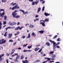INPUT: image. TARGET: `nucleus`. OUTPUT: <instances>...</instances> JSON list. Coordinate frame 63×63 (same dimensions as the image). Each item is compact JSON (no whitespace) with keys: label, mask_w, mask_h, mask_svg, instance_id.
<instances>
[{"label":"nucleus","mask_w":63,"mask_h":63,"mask_svg":"<svg viewBox=\"0 0 63 63\" xmlns=\"http://www.w3.org/2000/svg\"><path fill=\"white\" fill-rule=\"evenodd\" d=\"M49 41L50 42H51L52 43H53V51H56V50H55V48H56V46H57L58 45H59V44H60V42H58V43H57L56 44V43L54 42V41H52L51 40H49Z\"/></svg>","instance_id":"obj_1"},{"label":"nucleus","mask_w":63,"mask_h":63,"mask_svg":"<svg viewBox=\"0 0 63 63\" xmlns=\"http://www.w3.org/2000/svg\"><path fill=\"white\" fill-rule=\"evenodd\" d=\"M6 42V40H4V39H2V40H0V44H3L4 43H5Z\"/></svg>","instance_id":"obj_2"},{"label":"nucleus","mask_w":63,"mask_h":63,"mask_svg":"<svg viewBox=\"0 0 63 63\" xmlns=\"http://www.w3.org/2000/svg\"><path fill=\"white\" fill-rule=\"evenodd\" d=\"M17 12V11L15 10L14 12L12 14V15L13 16H15V15H17V13H16Z\"/></svg>","instance_id":"obj_3"},{"label":"nucleus","mask_w":63,"mask_h":63,"mask_svg":"<svg viewBox=\"0 0 63 63\" xmlns=\"http://www.w3.org/2000/svg\"><path fill=\"white\" fill-rule=\"evenodd\" d=\"M42 21L44 22H40V23L41 24H42L43 26H45V21L44 20H43Z\"/></svg>","instance_id":"obj_4"},{"label":"nucleus","mask_w":63,"mask_h":63,"mask_svg":"<svg viewBox=\"0 0 63 63\" xmlns=\"http://www.w3.org/2000/svg\"><path fill=\"white\" fill-rule=\"evenodd\" d=\"M13 34L12 33H10V34H9L8 35L9 36H8V38L9 39V38H12V36Z\"/></svg>","instance_id":"obj_5"},{"label":"nucleus","mask_w":63,"mask_h":63,"mask_svg":"<svg viewBox=\"0 0 63 63\" xmlns=\"http://www.w3.org/2000/svg\"><path fill=\"white\" fill-rule=\"evenodd\" d=\"M16 16V15H15L13 16V17H14V18H19V17H20V16L19 15H17Z\"/></svg>","instance_id":"obj_6"},{"label":"nucleus","mask_w":63,"mask_h":63,"mask_svg":"<svg viewBox=\"0 0 63 63\" xmlns=\"http://www.w3.org/2000/svg\"><path fill=\"white\" fill-rule=\"evenodd\" d=\"M18 4H16L14 6V8L15 9H19V7H18Z\"/></svg>","instance_id":"obj_7"},{"label":"nucleus","mask_w":63,"mask_h":63,"mask_svg":"<svg viewBox=\"0 0 63 63\" xmlns=\"http://www.w3.org/2000/svg\"><path fill=\"white\" fill-rule=\"evenodd\" d=\"M28 61L27 60H25V61L23 60L22 61V62L23 63H28Z\"/></svg>","instance_id":"obj_8"},{"label":"nucleus","mask_w":63,"mask_h":63,"mask_svg":"<svg viewBox=\"0 0 63 63\" xmlns=\"http://www.w3.org/2000/svg\"><path fill=\"white\" fill-rule=\"evenodd\" d=\"M41 10V8H38V11H37V13H39L40 12V10Z\"/></svg>","instance_id":"obj_9"},{"label":"nucleus","mask_w":63,"mask_h":63,"mask_svg":"<svg viewBox=\"0 0 63 63\" xmlns=\"http://www.w3.org/2000/svg\"><path fill=\"white\" fill-rule=\"evenodd\" d=\"M16 25V23L15 22L12 23V25Z\"/></svg>","instance_id":"obj_10"},{"label":"nucleus","mask_w":63,"mask_h":63,"mask_svg":"<svg viewBox=\"0 0 63 63\" xmlns=\"http://www.w3.org/2000/svg\"><path fill=\"white\" fill-rule=\"evenodd\" d=\"M44 15H45V16H50V14H48L47 13H45V14H44Z\"/></svg>","instance_id":"obj_11"},{"label":"nucleus","mask_w":63,"mask_h":63,"mask_svg":"<svg viewBox=\"0 0 63 63\" xmlns=\"http://www.w3.org/2000/svg\"><path fill=\"white\" fill-rule=\"evenodd\" d=\"M34 25L31 24L30 26V28H34Z\"/></svg>","instance_id":"obj_12"},{"label":"nucleus","mask_w":63,"mask_h":63,"mask_svg":"<svg viewBox=\"0 0 63 63\" xmlns=\"http://www.w3.org/2000/svg\"><path fill=\"white\" fill-rule=\"evenodd\" d=\"M20 26H18L17 27H16L15 28V30H18L20 28Z\"/></svg>","instance_id":"obj_13"},{"label":"nucleus","mask_w":63,"mask_h":63,"mask_svg":"<svg viewBox=\"0 0 63 63\" xmlns=\"http://www.w3.org/2000/svg\"><path fill=\"white\" fill-rule=\"evenodd\" d=\"M39 33H40L41 34H43L44 32L43 31H41L38 32Z\"/></svg>","instance_id":"obj_14"},{"label":"nucleus","mask_w":63,"mask_h":63,"mask_svg":"<svg viewBox=\"0 0 63 63\" xmlns=\"http://www.w3.org/2000/svg\"><path fill=\"white\" fill-rule=\"evenodd\" d=\"M39 0H36V1L35 2V4L36 5L37 4L39 3Z\"/></svg>","instance_id":"obj_15"},{"label":"nucleus","mask_w":63,"mask_h":63,"mask_svg":"<svg viewBox=\"0 0 63 63\" xmlns=\"http://www.w3.org/2000/svg\"><path fill=\"white\" fill-rule=\"evenodd\" d=\"M15 51V50L14 49H13L12 50V52H11V55H12V54H13L14 53V52Z\"/></svg>","instance_id":"obj_16"},{"label":"nucleus","mask_w":63,"mask_h":63,"mask_svg":"<svg viewBox=\"0 0 63 63\" xmlns=\"http://www.w3.org/2000/svg\"><path fill=\"white\" fill-rule=\"evenodd\" d=\"M55 57H56V55L55 54H53L52 56V58H55Z\"/></svg>","instance_id":"obj_17"},{"label":"nucleus","mask_w":63,"mask_h":63,"mask_svg":"<svg viewBox=\"0 0 63 63\" xmlns=\"http://www.w3.org/2000/svg\"><path fill=\"white\" fill-rule=\"evenodd\" d=\"M46 44L47 45V46H50V44H49V43L48 42H47Z\"/></svg>","instance_id":"obj_18"},{"label":"nucleus","mask_w":63,"mask_h":63,"mask_svg":"<svg viewBox=\"0 0 63 63\" xmlns=\"http://www.w3.org/2000/svg\"><path fill=\"white\" fill-rule=\"evenodd\" d=\"M40 49L39 48H36L35 49V51H37V50H38L39 49Z\"/></svg>","instance_id":"obj_19"},{"label":"nucleus","mask_w":63,"mask_h":63,"mask_svg":"<svg viewBox=\"0 0 63 63\" xmlns=\"http://www.w3.org/2000/svg\"><path fill=\"white\" fill-rule=\"evenodd\" d=\"M30 34L29 33L28 34V36L27 37V39H29V38H30Z\"/></svg>","instance_id":"obj_20"},{"label":"nucleus","mask_w":63,"mask_h":63,"mask_svg":"<svg viewBox=\"0 0 63 63\" xmlns=\"http://www.w3.org/2000/svg\"><path fill=\"white\" fill-rule=\"evenodd\" d=\"M4 56V54L1 55H0V58H1L2 57H3V56Z\"/></svg>","instance_id":"obj_21"},{"label":"nucleus","mask_w":63,"mask_h":63,"mask_svg":"<svg viewBox=\"0 0 63 63\" xmlns=\"http://www.w3.org/2000/svg\"><path fill=\"white\" fill-rule=\"evenodd\" d=\"M45 21H49V19H45Z\"/></svg>","instance_id":"obj_22"},{"label":"nucleus","mask_w":63,"mask_h":63,"mask_svg":"<svg viewBox=\"0 0 63 63\" xmlns=\"http://www.w3.org/2000/svg\"><path fill=\"white\" fill-rule=\"evenodd\" d=\"M58 36V35H56L54 36L53 38V39H55Z\"/></svg>","instance_id":"obj_23"},{"label":"nucleus","mask_w":63,"mask_h":63,"mask_svg":"<svg viewBox=\"0 0 63 63\" xmlns=\"http://www.w3.org/2000/svg\"><path fill=\"white\" fill-rule=\"evenodd\" d=\"M7 32H6L4 34V37H6L7 36Z\"/></svg>","instance_id":"obj_24"},{"label":"nucleus","mask_w":63,"mask_h":63,"mask_svg":"<svg viewBox=\"0 0 63 63\" xmlns=\"http://www.w3.org/2000/svg\"><path fill=\"white\" fill-rule=\"evenodd\" d=\"M12 4H13V5L14 6V5H16V3H14V2H12V3L11 4V5H12Z\"/></svg>","instance_id":"obj_25"},{"label":"nucleus","mask_w":63,"mask_h":63,"mask_svg":"<svg viewBox=\"0 0 63 63\" xmlns=\"http://www.w3.org/2000/svg\"><path fill=\"white\" fill-rule=\"evenodd\" d=\"M28 45V44H27L26 45H24L23 46V47H26V46H27Z\"/></svg>","instance_id":"obj_26"},{"label":"nucleus","mask_w":63,"mask_h":63,"mask_svg":"<svg viewBox=\"0 0 63 63\" xmlns=\"http://www.w3.org/2000/svg\"><path fill=\"white\" fill-rule=\"evenodd\" d=\"M19 11L22 12V13H23V14H24V13L25 12H24V10H22L20 9V10Z\"/></svg>","instance_id":"obj_27"},{"label":"nucleus","mask_w":63,"mask_h":63,"mask_svg":"<svg viewBox=\"0 0 63 63\" xmlns=\"http://www.w3.org/2000/svg\"><path fill=\"white\" fill-rule=\"evenodd\" d=\"M40 60H37L35 61L34 62H40Z\"/></svg>","instance_id":"obj_28"},{"label":"nucleus","mask_w":63,"mask_h":63,"mask_svg":"<svg viewBox=\"0 0 63 63\" xmlns=\"http://www.w3.org/2000/svg\"><path fill=\"white\" fill-rule=\"evenodd\" d=\"M19 58V55L17 56L16 57V59H18Z\"/></svg>","instance_id":"obj_29"},{"label":"nucleus","mask_w":63,"mask_h":63,"mask_svg":"<svg viewBox=\"0 0 63 63\" xmlns=\"http://www.w3.org/2000/svg\"><path fill=\"white\" fill-rule=\"evenodd\" d=\"M35 35V33L34 32H32V36H34Z\"/></svg>","instance_id":"obj_30"},{"label":"nucleus","mask_w":63,"mask_h":63,"mask_svg":"<svg viewBox=\"0 0 63 63\" xmlns=\"http://www.w3.org/2000/svg\"><path fill=\"white\" fill-rule=\"evenodd\" d=\"M1 1L2 3H5L6 2V1L4 0H2Z\"/></svg>","instance_id":"obj_31"},{"label":"nucleus","mask_w":63,"mask_h":63,"mask_svg":"<svg viewBox=\"0 0 63 63\" xmlns=\"http://www.w3.org/2000/svg\"><path fill=\"white\" fill-rule=\"evenodd\" d=\"M21 38H22L23 39H24V38H25V36L24 35L22 36L21 37Z\"/></svg>","instance_id":"obj_32"},{"label":"nucleus","mask_w":63,"mask_h":63,"mask_svg":"<svg viewBox=\"0 0 63 63\" xmlns=\"http://www.w3.org/2000/svg\"><path fill=\"white\" fill-rule=\"evenodd\" d=\"M57 41H58V42H59L60 41V38H59L57 40Z\"/></svg>","instance_id":"obj_33"},{"label":"nucleus","mask_w":63,"mask_h":63,"mask_svg":"<svg viewBox=\"0 0 63 63\" xmlns=\"http://www.w3.org/2000/svg\"><path fill=\"white\" fill-rule=\"evenodd\" d=\"M32 46H28V48H29V49H30V48H31V47H32Z\"/></svg>","instance_id":"obj_34"},{"label":"nucleus","mask_w":63,"mask_h":63,"mask_svg":"<svg viewBox=\"0 0 63 63\" xmlns=\"http://www.w3.org/2000/svg\"><path fill=\"white\" fill-rule=\"evenodd\" d=\"M0 11H1V12H2V11H3V12H5V10L4 9H0Z\"/></svg>","instance_id":"obj_35"},{"label":"nucleus","mask_w":63,"mask_h":63,"mask_svg":"<svg viewBox=\"0 0 63 63\" xmlns=\"http://www.w3.org/2000/svg\"><path fill=\"white\" fill-rule=\"evenodd\" d=\"M3 24L5 25L6 24V23H7V22H6V21H3Z\"/></svg>","instance_id":"obj_36"},{"label":"nucleus","mask_w":63,"mask_h":63,"mask_svg":"<svg viewBox=\"0 0 63 63\" xmlns=\"http://www.w3.org/2000/svg\"><path fill=\"white\" fill-rule=\"evenodd\" d=\"M54 53L53 51H51L49 53H50V54H52V53Z\"/></svg>","instance_id":"obj_37"},{"label":"nucleus","mask_w":63,"mask_h":63,"mask_svg":"<svg viewBox=\"0 0 63 63\" xmlns=\"http://www.w3.org/2000/svg\"><path fill=\"white\" fill-rule=\"evenodd\" d=\"M28 13L27 12H25L24 13H23V15H25V14H28Z\"/></svg>","instance_id":"obj_38"},{"label":"nucleus","mask_w":63,"mask_h":63,"mask_svg":"<svg viewBox=\"0 0 63 63\" xmlns=\"http://www.w3.org/2000/svg\"><path fill=\"white\" fill-rule=\"evenodd\" d=\"M45 8L44 6L43 7V9H42V11H44V10H45V9H45Z\"/></svg>","instance_id":"obj_39"},{"label":"nucleus","mask_w":63,"mask_h":63,"mask_svg":"<svg viewBox=\"0 0 63 63\" xmlns=\"http://www.w3.org/2000/svg\"><path fill=\"white\" fill-rule=\"evenodd\" d=\"M9 25H12V23H11L10 22H9Z\"/></svg>","instance_id":"obj_40"},{"label":"nucleus","mask_w":63,"mask_h":63,"mask_svg":"<svg viewBox=\"0 0 63 63\" xmlns=\"http://www.w3.org/2000/svg\"><path fill=\"white\" fill-rule=\"evenodd\" d=\"M56 47H57V48H60V46H56Z\"/></svg>","instance_id":"obj_41"},{"label":"nucleus","mask_w":63,"mask_h":63,"mask_svg":"<svg viewBox=\"0 0 63 63\" xmlns=\"http://www.w3.org/2000/svg\"><path fill=\"white\" fill-rule=\"evenodd\" d=\"M13 40H10L9 41V42H13Z\"/></svg>","instance_id":"obj_42"},{"label":"nucleus","mask_w":63,"mask_h":63,"mask_svg":"<svg viewBox=\"0 0 63 63\" xmlns=\"http://www.w3.org/2000/svg\"><path fill=\"white\" fill-rule=\"evenodd\" d=\"M23 28V27H21V28H20L19 29V30H21V29H22V28Z\"/></svg>","instance_id":"obj_43"},{"label":"nucleus","mask_w":63,"mask_h":63,"mask_svg":"<svg viewBox=\"0 0 63 63\" xmlns=\"http://www.w3.org/2000/svg\"><path fill=\"white\" fill-rule=\"evenodd\" d=\"M4 18L5 20H6V19H7V16H4Z\"/></svg>","instance_id":"obj_44"},{"label":"nucleus","mask_w":63,"mask_h":63,"mask_svg":"<svg viewBox=\"0 0 63 63\" xmlns=\"http://www.w3.org/2000/svg\"><path fill=\"white\" fill-rule=\"evenodd\" d=\"M21 59H22L24 58V56L23 55H22L21 56Z\"/></svg>","instance_id":"obj_45"},{"label":"nucleus","mask_w":63,"mask_h":63,"mask_svg":"<svg viewBox=\"0 0 63 63\" xmlns=\"http://www.w3.org/2000/svg\"><path fill=\"white\" fill-rule=\"evenodd\" d=\"M35 2H34V1H33L32 2V5H35Z\"/></svg>","instance_id":"obj_46"},{"label":"nucleus","mask_w":63,"mask_h":63,"mask_svg":"<svg viewBox=\"0 0 63 63\" xmlns=\"http://www.w3.org/2000/svg\"><path fill=\"white\" fill-rule=\"evenodd\" d=\"M16 42H15V43H14L13 44V46H15V45H16Z\"/></svg>","instance_id":"obj_47"},{"label":"nucleus","mask_w":63,"mask_h":63,"mask_svg":"<svg viewBox=\"0 0 63 63\" xmlns=\"http://www.w3.org/2000/svg\"><path fill=\"white\" fill-rule=\"evenodd\" d=\"M0 15L1 17H4V15H2L1 13H0Z\"/></svg>","instance_id":"obj_48"},{"label":"nucleus","mask_w":63,"mask_h":63,"mask_svg":"<svg viewBox=\"0 0 63 63\" xmlns=\"http://www.w3.org/2000/svg\"><path fill=\"white\" fill-rule=\"evenodd\" d=\"M42 48H41L40 49V50L38 51V52H40L41 51H42Z\"/></svg>","instance_id":"obj_49"},{"label":"nucleus","mask_w":63,"mask_h":63,"mask_svg":"<svg viewBox=\"0 0 63 63\" xmlns=\"http://www.w3.org/2000/svg\"><path fill=\"white\" fill-rule=\"evenodd\" d=\"M29 25V24H25V26H27V25Z\"/></svg>","instance_id":"obj_50"},{"label":"nucleus","mask_w":63,"mask_h":63,"mask_svg":"<svg viewBox=\"0 0 63 63\" xmlns=\"http://www.w3.org/2000/svg\"><path fill=\"white\" fill-rule=\"evenodd\" d=\"M23 52H27V50H23Z\"/></svg>","instance_id":"obj_51"},{"label":"nucleus","mask_w":63,"mask_h":63,"mask_svg":"<svg viewBox=\"0 0 63 63\" xmlns=\"http://www.w3.org/2000/svg\"><path fill=\"white\" fill-rule=\"evenodd\" d=\"M6 55H7V56H9V53H6Z\"/></svg>","instance_id":"obj_52"},{"label":"nucleus","mask_w":63,"mask_h":63,"mask_svg":"<svg viewBox=\"0 0 63 63\" xmlns=\"http://www.w3.org/2000/svg\"><path fill=\"white\" fill-rule=\"evenodd\" d=\"M2 61V58H0V62H1Z\"/></svg>","instance_id":"obj_53"},{"label":"nucleus","mask_w":63,"mask_h":63,"mask_svg":"<svg viewBox=\"0 0 63 63\" xmlns=\"http://www.w3.org/2000/svg\"><path fill=\"white\" fill-rule=\"evenodd\" d=\"M39 16H38V15H36L35 16V17L36 18H37Z\"/></svg>","instance_id":"obj_54"},{"label":"nucleus","mask_w":63,"mask_h":63,"mask_svg":"<svg viewBox=\"0 0 63 63\" xmlns=\"http://www.w3.org/2000/svg\"><path fill=\"white\" fill-rule=\"evenodd\" d=\"M6 62H7V63H9V61L7 59L6 60Z\"/></svg>","instance_id":"obj_55"},{"label":"nucleus","mask_w":63,"mask_h":63,"mask_svg":"<svg viewBox=\"0 0 63 63\" xmlns=\"http://www.w3.org/2000/svg\"><path fill=\"white\" fill-rule=\"evenodd\" d=\"M12 57H14V56H15V55L14 54H13L12 56Z\"/></svg>","instance_id":"obj_56"},{"label":"nucleus","mask_w":63,"mask_h":63,"mask_svg":"<svg viewBox=\"0 0 63 63\" xmlns=\"http://www.w3.org/2000/svg\"><path fill=\"white\" fill-rule=\"evenodd\" d=\"M2 29V26L0 25V30Z\"/></svg>","instance_id":"obj_57"},{"label":"nucleus","mask_w":63,"mask_h":63,"mask_svg":"<svg viewBox=\"0 0 63 63\" xmlns=\"http://www.w3.org/2000/svg\"><path fill=\"white\" fill-rule=\"evenodd\" d=\"M47 59L49 61L50 60V58H48Z\"/></svg>","instance_id":"obj_58"},{"label":"nucleus","mask_w":63,"mask_h":63,"mask_svg":"<svg viewBox=\"0 0 63 63\" xmlns=\"http://www.w3.org/2000/svg\"><path fill=\"white\" fill-rule=\"evenodd\" d=\"M27 51L29 52H31V51H32V50H27Z\"/></svg>","instance_id":"obj_59"},{"label":"nucleus","mask_w":63,"mask_h":63,"mask_svg":"<svg viewBox=\"0 0 63 63\" xmlns=\"http://www.w3.org/2000/svg\"><path fill=\"white\" fill-rule=\"evenodd\" d=\"M15 9V7H13V8H12V10H14V9Z\"/></svg>","instance_id":"obj_60"},{"label":"nucleus","mask_w":63,"mask_h":63,"mask_svg":"<svg viewBox=\"0 0 63 63\" xmlns=\"http://www.w3.org/2000/svg\"><path fill=\"white\" fill-rule=\"evenodd\" d=\"M19 24H20V23L19 22H18L17 23V24L18 25H19Z\"/></svg>","instance_id":"obj_61"},{"label":"nucleus","mask_w":63,"mask_h":63,"mask_svg":"<svg viewBox=\"0 0 63 63\" xmlns=\"http://www.w3.org/2000/svg\"><path fill=\"white\" fill-rule=\"evenodd\" d=\"M47 62V61H44V62L42 63H45Z\"/></svg>","instance_id":"obj_62"},{"label":"nucleus","mask_w":63,"mask_h":63,"mask_svg":"<svg viewBox=\"0 0 63 63\" xmlns=\"http://www.w3.org/2000/svg\"><path fill=\"white\" fill-rule=\"evenodd\" d=\"M4 14H5V13L3 12L2 14V15H3V16H4Z\"/></svg>","instance_id":"obj_63"},{"label":"nucleus","mask_w":63,"mask_h":63,"mask_svg":"<svg viewBox=\"0 0 63 63\" xmlns=\"http://www.w3.org/2000/svg\"><path fill=\"white\" fill-rule=\"evenodd\" d=\"M18 49H21V48L20 47H19L18 48Z\"/></svg>","instance_id":"obj_64"}]
</instances>
